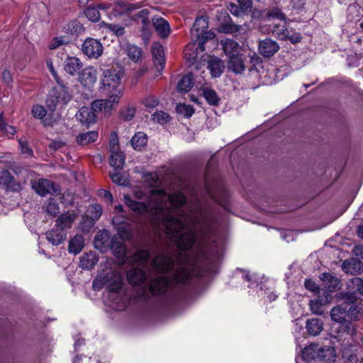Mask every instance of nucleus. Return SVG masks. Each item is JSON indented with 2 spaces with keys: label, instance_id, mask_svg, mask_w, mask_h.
I'll list each match as a JSON object with an SVG mask.
<instances>
[{
  "label": "nucleus",
  "instance_id": "0eeeda50",
  "mask_svg": "<svg viewBox=\"0 0 363 363\" xmlns=\"http://www.w3.org/2000/svg\"><path fill=\"white\" fill-rule=\"evenodd\" d=\"M272 33L274 36L279 40H288L294 44L300 42L301 40V36L299 33H290L289 30L286 27L285 21H283L282 23H275L272 29Z\"/></svg>",
  "mask_w": 363,
  "mask_h": 363
},
{
  "label": "nucleus",
  "instance_id": "680f3d73",
  "mask_svg": "<svg viewBox=\"0 0 363 363\" xmlns=\"http://www.w3.org/2000/svg\"><path fill=\"white\" fill-rule=\"evenodd\" d=\"M267 17L272 18H277L279 20L286 21V16L278 8H274L267 13Z\"/></svg>",
  "mask_w": 363,
  "mask_h": 363
},
{
  "label": "nucleus",
  "instance_id": "2eb2a0df",
  "mask_svg": "<svg viewBox=\"0 0 363 363\" xmlns=\"http://www.w3.org/2000/svg\"><path fill=\"white\" fill-rule=\"evenodd\" d=\"M208 22L206 17H198L191 30L192 38H195V40H199L201 35L208 28Z\"/></svg>",
  "mask_w": 363,
  "mask_h": 363
},
{
  "label": "nucleus",
  "instance_id": "4be33fe9",
  "mask_svg": "<svg viewBox=\"0 0 363 363\" xmlns=\"http://www.w3.org/2000/svg\"><path fill=\"white\" fill-rule=\"evenodd\" d=\"M46 238L53 245H59L65 240L67 234L65 231L55 227V228L47 232Z\"/></svg>",
  "mask_w": 363,
  "mask_h": 363
},
{
  "label": "nucleus",
  "instance_id": "5701e85b",
  "mask_svg": "<svg viewBox=\"0 0 363 363\" xmlns=\"http://www.w3.org/2000/svg\"><path fill=\"white\" fill-rule=\"evenodd\" d=\"M96 71L93 67H86L83 69L80 77V82L85 86H90L96 82Z\"/></svg>",
  "mask_w": 363,
  "mask_h": 363
},
{
  "label": "nucleus",
  "instance_id": "4468645a",
  "mask_svg": "<svg viewBox=\"0 0 363 363\" xmlns=\"http://www.w3.org/2000/svg\"><path fill=\"white\" fill-rule=\"evenodd\" d=\"M78 215L74 212H67L61 214L56 220L55 227L62 230L69 229L72 227V223L77 219Z\"/></svg>",
  "mask_w": 363,
  "mask_h": 363
},
{
  "label": "nucleus",
  "instance_id": "72a5a7b5",
  "mask_svg": "<svg viewBox=\"0 0 363 363\" xmlns=\"http://www.w3.org/2000/svg\"><path fill=\"white\" fill-rule=\"evenodd\" d=\"M320 279L324 283V286L329 291L335 290L340 284V280L330 273H323Z\"/></svg>",
  "mask_w": 363,
  "mask_h": 363
},
{
  "label": "nucleus",
  "instance_id": "338daca9",
  "mask_svg": "<svg viewBox=\"0 0 363 363\" xmlns=\"http://www.w3.org/2000/svg\"><path fill=\"white\" fill-rule=\"evenodd\" d=\"M8 190L12 191H19L21 189V184L19 182H16L14 177H12L11 182L6 185Z\"/></svg>",
  "mask_w": 363,
  "mask_h": 363
},
{
  "label": "nucleus",
  "instance_id": "3c124183",
  "mask_svg": "<svg viewBox=\"0 0 363 363\" xmlns=\"http://www.w3.org/2000/svg\"><path fill=\"white\" fill-rule=\"evenodd\" d=\"M84 15L92 22H97L100 20L101 14L99 9L94 6H89L84 10Z\"/></svg>",
  "mask_w": 363,
  "mask_h": 363
},
{
  "label": "nucleus",
  "instance_id": "a211bd4d",
  "mask_svg": "<svg viewBox=\"0 0 363 363\" xmlns=\"http://www.w3.org/2000/svg\"><path fill=\"white\" fill-rule=\"evenodd\" d=\"M150 12L148 9H144L140 11L133 18V20L141 19L142 22V35L144 38H148L150 35V21L148 19Z\"/></svg>",
  "mask_w": 363,
  "mask_h": 363
},
{
  "label": "nucleus",
  "instance_id": "423d86ee",
  "mask_svg": "<svg viewBox=\"0 0 363 363\" xmlns=\"http://www.w3.org/2000/svg\"><path fill=\"white\" fill-rule=\"evenodd\" d=\"M32 186L35 192L41 196H45L47 194L58 195L61 191L59 185L45 179H38Z\"/></svg>",
  "mask_w": 363,
  "mask_h": 363
},
{
  "label": "nucleus",
  "instance_id": "6ab92c4d",
  "mask_svg": "<svg viewBox=\"0 0 363 363\" xmlns=\"http://www.w3.org/2000/svg\"><path fill=\"white\" fill-rule=\"evenodd\" d=\"M228 68L235 74H241L245 69L242 57L238 54L229 57Z\"/></svg>",
  "mask_w": 363,
  "mask_h": 363
},
{
  "label": "nucleus",
  "instance_id": "aec40b11",
  "mask_svg": "<svg viewBox=\"0 0 363 363\" xmlns=\"http://www.w3.org/2000/svg\"><path fill=\"white\" fill-rule=\"evenodd\" d=\"M208 68L210 70L212 77H219L223 72L225 65L223 62L218 57H211L208 61Z\"/></svg>",
  "mask_w": 363,
  "mask_h": 363
},
{
  "label": "nucleus",
  "instance_id": "13d9d810",
  "mask_svg": "<svg viewBox=\"0 0 363 363\" xmlns=\"http://www.w3.org/2000/svg\"><path fill=\"white\" fill-rule=\"evenodd\" d=\"M310 308L313 314L322 315L324 312L323 305L318 300L310 301Z\"/></svg>",
  "mask_w": 363,
  "mask_h": 363
},
{
  "label": "nucleus",
  "instance_id": "5fc2aeb1",
  "mask_svg": "<svg viewBox=\"0 0 363 363\" xmlns=\"http://www.w3.org/2000/svg\"><path fill=\"white\" fill-rule=\"evenodd\" d=\"M170 117L168 113L164 111H157L151 116V119L155 123L160 124L166 123L169 121Z\"/></svg>",
  "mask_w": 363,
  "mask_h": 363
},
{
  "label": "nucleus",
  "instance_id": "e433bc0d",
  "mask_svg": "<svg viewBox=\"0 0 363 363\" xmlns=\"http://www.w3.org/2000/svg\"><path fill=\"white\" fill-rule=\"evenodd\" d=\"M346 315H347L346 308L341 306L333 307L330 311L331 319L337 323H343L345 321Z\"/></svg>",
  "mask_w": 363,
  "mask_h": 363
},
{
  "label": "nucleus",
  "instance_id": "39448f33",
  "mask_svg": "<svg viewBox=\"0 0 363 363\" xmlns=\"http://www.w3.org/2000/svg\"><path fill=\"white\" fill-rule=\"evenodd\" d=\"M136 9L137 7L135 5L127 1H117L113 4L108 16L111 19H119L126 17L130 18L131 12Z\"/></svg>",
  "mask_w": 363,
  "mask_h": 363
},
{
  "label": "nucleus",
  "instance_id": "9b49d317",
  "mask_svg": "<svg viewBox=\"0 0 363 363\" xmlns=\"http://www.w3.org/2000/svg\"><path fill=\"white\" fill-rule=\"evenodd\" d=\"M171 282L166 277L160 276L150 281L149 289L153 294H164L170 286Z\"/></svg>",
  "mask_w": 363,
  "mask_h": 363
},
{
  "label": "nucleus",
  "instance_id": "a19ab883",
  "mask_svg": "<svg viewBox=\"0 0 363 363\" xmlns=\"http://www.w3.org/2000/svg\"><path fill=\"white\" fill-rule=\"evenodd\" d=\"M43 210L50 216L55 217L60 212V207L53 199H48L43 206Z\"/></svg>",
  "mask_w": 363,
  "mask_h": 363
},
{
  "label": "nucleus",
  "instance_id": "4d7b16f0",
  "mask_svg": "<svg viewBox=\"0 0 363 363\" xmlns=\"http://www.w3.org/2000/svg\"><path fill=\"white\" fill-rule=\"evenodd\" d=\"M215 38V33L212 31H206L204 30V32L201 35L199 42V47L200 49L203 51L204 50V44L208 40H212Z\"/></svg>",
  "mask_w": 363,
  "mask_h": 363
},
{
  "label": "nucleus",
  "instance_id": "09e8293b",
  "mask_svg": "<svg viewBox=\"0 0 363 363\" xmlns=\"http://www.w3.org/2000/svg\"><path fill=\"white\" fill-rule=\"evenodd\" d=\"M59 87L57 88L58 93L57 96H60V100L64 104H67L71 99V96L68 91V87L64 84L63 82L61 81L60 83H57Z\"/></svg>",
  "mask_w": 363,
  "mask_h": 363
},
{
  "label": "nucleus",
  "instance_id": "79ce46f5",
  "mask_svg": "<svg viewBox=\"0 0 363 363\" xmlns=\"http://www.w3.org/2000/svg\"><path fill=\"white\" fill-rule=\"evenodd\" d=\"M89 218L91 219V220H88V228H91L93 227L94 221L98 220L101 217L102 214V208L100 205L94 204L91 206L90 208L89 209Z\"/></svg>",
  "mask_w": 363,
  "mask_h": 363
},
{
  "label": "nucleus",
  "instance_id": "4c0bfd02",
  "mask_svg": "<svg viewBox=\"0 0 363 363\" xmlns=\"http://www.w3.org/2000/svg\"><path fill=\"white\" fill-rule=\"evenodd\" d=\"M98 133L96 131H89L79 134L77 137V142L79 145H86L96 140Z\"/></svg>",
  "mask_w": 363,
  "mask_h": 363
},
{
  "label": "nucleus",
  "instance_id": "473e14b6",
  "mask_svg": "<svg viewBox=\"0 0 363 363\" xmlns=\"http://www.w3.org/2000/svg\"><path fill=\"white\" fill-rule=\"evenodd\" d=\"M98 262V258L93 253L84 254L80 258V266L84 269H92Z\"/></svg>",
  "mask_w": 363,
  "mask_h": 363
},
{
  "label": "nucleus",
  "instance_id": "052dcab7",
  "mask_svg": "<svg viewBox=\"0 0 363 363\" xmlns=\"http://www.w3.org/2000/svg\"><path fill=\"white\" fill-rule=\"evenodd\" d=\"M118 237L121 239H130L132 237V233L130 227L127 225H122L118 227Z\"/></svg>",
  "mask_w": 363,
  "mask_h": 363
},
{
  "label": "nucleus",
  "instance_id": "ddd939ff",
  "mask_svg": "<svg viewBox=\"0 0 363 363\" xmlns=\"http://www.w3.org/2000/svg\"><path fill=\"white\" fill-rule=\"evenodd\" d=\"M342 269L347 274H361L363 272V263L357 258H351L343 262Z\"/></svg>",
  "mask_w": 363,
  "mask_h": 363
},
{
  "label": "nucleus",
  "instance_id": "a18cd8bd",
  "mask_svg": "<svg viewBox=\"0 0 363 363\" xmlns=\"http://www.w3.org/2000/svg\"><path fill=\"white\" fill-rule=\"evenodd\" d=\"M225 21L220 26V30L225 33H233L239 30L237 25L233 23L230 17L227 15Z\"/></svg>",
  "mask_w": 363,
  "mask_h": 363
},
{
  "label": "nucleus",
  "instance_id": "9d476101",
  "mask_svg": "<svg viewBox=\"0 0 363 363\" xmlns=\"http://www.w3.org/2000/svg\"><path fill=\"white\" fill-rule=\"evenodd\" d=\"M280 49L278 43L271 38H265L259 42V53L264 57H271L274 55Z\"/></svg>",
  "mask_w": 363,
  "mask_h": 363
},
{
  "label": "nucleus",
  "instance_id": "f03ea898",
  "mask_svg": "<svg viewBox=\"0 0 363 363\" xmlns=\"http://www.w3.org/2000/svg\"><path fill=\"white\" fill-rule=\"evenodd\" d=\"M104 286L110 291L116 292L121 289L122 278L120 274L111 269L103 271L94 280L92 286L96 291H99Z\"/></svg>",
  "mask_w": 363,
  "mask_h": 363
},
{
  "label": "nucleus",
  "instance_id": "774afa93",
  "mask_svg": "<svg viewBox=\"0 0 363 363\" xmlns=\"http://www.w3.org/2000/svg\"><path fill=\"white\" fill-rule=\"evenodd\" d=\"M143 104L148 108H155L158 105L159 101L156 97L150 96L144 99Z\"/></svg>",
  "mask_w": 363,
  "mask_h": 363
},
{
  "label": "nucleus",
  "instance_id": "ea45409f",
  "mask_svg": "<svg viewBox=\"0 0 363 363\" xmlns=\"http://www.w3.org/2000/svg\"><path fill=\"white\" fill-rule=\"evenodd\" d=\"M347 316L352 320H360L363 318V306L359 304L351 306L347 311Z\"/></svg>",
  "mask_w": 363,
  "mask_h": 363
},
{
  "label": "nucleus",
  "instance_id": "dca6fc26",
  "mask_svg": "<svg viewBox=\"0 0 363 363\" xmlns=\"http://www.w3.org/2000/svg\"><path fill=\"white\" fill-rule=\"evenodd\" d=\"M82 63L75 57H68L64 62V69L70 75H75L79 72L82 68Z\"/></svg>",
  "mask_w": 363,
  "mask_h": 363
},
{
  "label": "nucleus",
  "instance_id": "bf43d9fd",
  "mask_svg": "<svg viewBox=\"0 0 363 363\" xmlns=\"http://www.w3.org/2000/svg\"><path fill=\"white\" fill-rule=\"evenodd\" d=\"M0 130L8 135H13L16 133L15 128L6 123L3 118V113H0Z\"/></svg>",
  "mask_w": 363,
  "mask_h": 363
},
{
  "label": "nucleus",
  "instance_id": "c9c22d12",
  "mask_svg": "<svg viewBox=\"0 0 363 363\" xmlns=\"http://www.w3.org/2000/svg\"><path fill=\"white\" fill-rule=\"evenodd\" d=\"M147 142V138L146 134L143 132L136 133L132 138L130 143L132 147L135 150H141L142 147L146 145Z\"/></svg>",
  "mask_w": 363,
  "mask_h": 363
},
{
  "label": "nucleus",
  "instance_id": "f257e3e1",
  "mask_svg": "<svg viewBox=\"0 0 363 363\" xmlns=\"http://www.w3.org/2000/svg\"><path fill=\"white\" fill-rule=\"evenodd\" d=\"M124 201L135 213H149L164 234L183 251L192 247L196 233L204 229L211 218L202 211L186 212L184 207L186 198L182 192L167 194L162 190L153 191L147 203L135 201L129 195H124Z\"/></svg>",
  "mask_w": 363,
  "mask_h": 363
},
{
  "label": "nucleus",
  "instance_id": "20e7f679",
  "mask_svg": "<svg viewBox=\"0 0 363 363\" xmlns=\"http://www.w3.org/2000/svg\"><path fill=\"white\" fill-rule=\"evenodd\" d=\"M108 98L106 99L95 100L92 102V108L96 111H104L105 113H110L112 109L118 104L123 96V91L115 90V92H110L105 94Z\"/></svg>",
  "mask_w": 363,
  "mask_h": 363
},
{
  "label": "nucleus",
  "instance_id": "603ef678",
  "mask_svg": "<svg viewBox=\"0 0 363 363\" xmlns=\"http://www.w3.org/2000/svg\"><path fill=\"white\" fill-rule=\"evenodd\" d=\"M340 330L346 335L353 337L356 335V325L351 321H344L340 326Z\"/></svg>",
  "mask_w": 363,
  "mask_h": 363
},
{
  "label": "nucleus",
  "instance_id": "c85d7f7f",
  "mask_svg": "<svg viewBox=\"0 0 363 363\" xmlns=\"http://www.w3.org/2000/svg\"><path fill=\"white\" fill-rule=\"evenodd\" d=\"M194 79L193 74H189L183 76L177 84V90L179 92L186 93L193 87Z\"/></svg>",
  "mask_w": 363,
  "mask_h": 363
},
{
  "label": "nucleus",
  "instance_id": "6e6552de",
  "mask_svg": "<svg viewBox=\"0 0 363 363\" xmlns=\"http://www.w3.org/2000/svg\"><path fill=\"white\" fill-rule=\"evenodd\" d=\"M82 50L90 58H98L103 53L101 43L94 38L86 39L82 44Z\"/></svg>",
  "mask_w": 363,
  "mask_h": 363
},
{
  "label": "nucleus",
  "instance_id": "de8ad7c7",
  "mask_svg": "<svg viewBox=\"0 0 363 363\" xmlns=\"http://www.w3.org/2000/svg\"><path fill=\"white\" fill-rule=\"evenodd\" d=\"M101 24L104 28L108 29L110 32H112L113 34H114L117 37L123 36L125 34V28L123 26L121 25L108 23L105 22H102Z\"/></svg>",
  "mask_w": 363,
  "mask_h": 363
},
{
  "label": "nucleus",
  "instance_id": "58836bf2",
  "mask_svg": "<svg viewBox=\"0 0 363 363\" xmlns=\"http://www.w3.org/2000/svg\"><path fill=\"white\" fill-rule=\"evenodd\" d=\"M149 257L150 252L145 249H140L133 254L132 262L139 265H143L147 262Z\"/></svg>",
  "mask_w": 363,
  "mask_h": 363
},
{
  "label": "nucleus",
  "instance_id": "864d4df0",
  "mask_svg": "<svg viewBox=\"0 0 363 363\" xmlns=\"http://www.w3.org/2000/svg\"><path fill=\"white\" fill-rule=\"evenodd\" d=\"M176 111L178 113L185 117H191L194 112V108L191 105L178 104L176 106Z\"/></svg>",
  "mask_w": 363,
  "mask_h": 363
},
{
  "label": "nucleus",
  "instance_id": "2f4dec72",
  "mask_svg": "<svg viewBox=\"0 0 363 363\" xmlns=\"http://www.w3.org/2000/svg\"><path fill=\"white\" fill-rule=\"evenodd\" d=\"M152 55L154 57L155 65H158L162 69L164 66V50L160 43H154L152 48Z\"/></svg>",
  "mask_w": 363,
  "mask_h": 363
},
{
  "label": "nucleus",
  "instance_id": "393cba45",
  "mask_svg": "<svg viewBox=\"0 0 363 363\" xmlns=\"http://www.w3.org/2000/svg\"><path fill=\"white\" fill-rule=\"evenodd\" d=\"M320 350L321 347L318 344H311L302 351V357L307 362L318 359Z\"/></svg>",
  "mask_w": 363,
  "mask_h": 363
},
{
  "label": "nucleus",
  "instance_id": "69168bd1",
  "mask_svg": "<svg viewBox=\"0 0 363 363\" xmlns=\"http://www.w3.org/2000/svg\"><path fill=\"white\" fill-rule=\"evenodd\" d=\"M135 110L133 107H128L121 111V117L125 121H130L135 116Z\"/></svg>",
  "mask_w": 363,
  "mask_h": 363
},
{
  "label": "nucleus",
  "instance_id": "8fccbe9b",
  "mask_svg": "<svg viewBox=\"0 0 363 363\" xmlns=\"http://www.w3.org/2000/svg\"><path fill=\"white\" fill-rule=\"evenodd\" d=\"M347 288L354 289L363 296V279L360 277H354L349 280Z\"/></svg>",
  "mask_w": 363,
  "mask_h": 363
},
{
  "label": "nucleus",
  "instance_id": "37998d69",
  "mask_svg": "<svg viewBox=\"0 0 363 363\" xmlns=\"http://www.w3.org/2000/svg\"><path fill=\"white\" fill-rule=\"evenodd\" d=\"M203 95L209 104L213 106L218 104L220 98L213 89L208 87L203 88Z\"/></svg>",
  "mask_w": 363,
  "mask_h": 363
},
{
  "label": "nucleus",
  "instance_id": "412c9836",
  "mask_svg": "<svg viewBox=\"0 0 363 363\" xmlns=\"http://www.w3.org/2000/svg\"><path fill=\"white\" fill-rule=\"evenodd\" d=\"M152 25L161 38H166L170 33V28L168 22L160 17L152 18Z\"/></svg>",
  "mask_w": 363,
  "mask_h": 363
},
{
  "label": "nucleus",
  "instance_id": "f3484780",
  "mask_svg": "<svg viewBox=\"0 0 363 363\" xmlns=\"http://www.w3.org/2000/svg\"><path fill=\"white\" fill-rule=\"evenodd\" d=\"M127 279L132 285H140L146 280V274L143 269L133 268L128 272Z\"/></svg>",
  "mask_w": 363,
  "mask_h": 363
},
{
  "label": "nucleus",
  "instance_id": "f8f14e48",
  "mask_svg": "<svg viewBox=\"0 0 363 363\" xmlns=\"http://www.w3.org/2000/svg\"><path fill=\"white\" fill-rule=\"evenodd\" d=\"M95 112L96 111L94 110L92 106L91 108L84 106L78 111L76 117L82 124L89 126L96 121Z\"/></svg>",
  "mask_w": 363,
  "mask_h": 363
},
{
  "label": "nucleus",
  "instance_id": "0e129e2a",
  "mask_svg": "<svg viewBox=\"0 0 363 363\" xmlns=\"http://www.w3.org/2000/svg\"><path fill=\"white\" fill-rule=\"evenodd\" d=\"M238 3L244 14L250 11L252 5V0H238Z\"/></svg>",
  "mask_w": 363,
  "mask_h": 363
},
{
  "label": "nucleus",
  "instance_id": "cd10ccee",
  "mask_svg": "<svg viewBox=\"0 0 363 363\" xmlns=\"http://www.w3.org/2000/svg\"><path fill=\"white\" fill-rule=\"evenodd\" d=\"M84 247V240L81 235H76L69 242L68 251L71 254L77 255Z\"/></svg>",
  "mask_w": 363,
  "mask_h": 363
},
{
  "label": "nucleus",
  "instance_id": "a878e982",
  "mask_svg": "<svg viewBox=\"0 0 363 363\" xmlns=\"http://www.w3.org/2000/svg\"><path fill=\"white\" fill-rule=\"evenodd\" d=\"M318 360L323 363H335L336 360V353L335 348L330 346L321 347Z\"/></svg>",
  "mask_w": 363,
  "mask_h": 363
},
{
  "label": "nucleus",
  "instance_id": "e2e57ef3",
  "mask_svg": "<svg viewBox=\"0 0 363 363\" xmlns=\"http://www.w3.org/2000/svg\"><path fill=\"white\" fill-rule=\"evenodd\" d=\"M113 182L119 185H125L126 184V178L118 172H113L109 174Z\"/></svg>",
  "mask_w": 363,
  "mask_h": 363
},
{
  "label": "nucleus",
  "instance_id": "1a4fd4ad",
  "mask_svg": "<svg viewBox=\"0 0 363 363\" xmlns=\"http://www.w3.org/2000/svg\"><path fill=\"white\" fill-rule=\"evenodd\" d=\"M152 268L158 273H166L173 269V259L166 255L156 256L151 262Z\"/></svg>",
  "mask_w": 363,
  "mask_h": 363
},
{
  "label": "nucleus",
  "instance_id": "49530a36",
  "mask_svg": "<svg viewBox=\"0 0 363 363\" xmlns=\"http://www.w3.org/2000/svg\"><path fill=\"white\" fill-rule=\"evenodd\" d=\"M57 88L53 89L46 100V105L50 111H54L57 103L60 101V96H57Z\"/></svg>",
  "mask_w": 363,
  "mask_h": 363
},
{
  "label": "nucleus",
  "instance_id": "f704fd0d",
  "mask_svg": "<svg viewBox=\"0 0 363 363\" xmlns=\"http://www.w3.org/2000/svg\"><path fill=\"white\" fill-rule=\"evenodd\" d=\"M109 164L116 169H122L125 162V157L119 150L111 152Z\"/></svg>",
  "mask_w": 363,
  "mask_h": 363
},
{
  "label": "nucleus",
  "instance_id": "6e6d98bb",
  "mask_svg": "<svg viewBox=\"0 0 363 363\" xmlns=\"http://www.w3.org/2000/svg\"><path fill=\"white\" fill-rule=\"evenodd\" d=\"M31 113L34 118L43 119L47 114V110L41 105H35L33 106Z\"/></svg>",
  "mask_w": 363,
  "mask_h": 363
},
{
  "label": "nucleus",
  "instance_id": "c756f323",
  "mask_svg": "<svg viewBox=\"0 0 363 363\" xmlns=\"http://www.w3.org/2000/svg\"><path fill=\"white\" fill-rule=\"evenodd\" d=\"M123 50L125 52L128 57L134 62H138L142 55V50L133 44L127 43L123 45Z\"/></svg>",
  "mask_w": 363,
  "mask_h": 363
},
{
  "label": "nucleus",
  "instance_id": "c03bdc74",
  "mask_svg": "<svg viewBox=\"0 0 363 363\" xmlns=\"http://www.w3.org/2000/svg\"><path fill=\"white\" fill-rule=\"evenodd\" d=\"M338 299L347 305H354L357 301V294L354 291L340 293Z\"/></svg>",
  "mask_w": 363,
  "mask_h": 363
},
{
  "label": "nucleus",
  "instance_id": "b1692460",
  "mask_svg": "<svg viewBox=\"0 0 363 363\" xmlns=\"http://www.w3.org/2000/svg\"><path fill=\"white\" fill-rule=\"evenodd\" d=\"M110 247L114 255L118 258L123 257L126 252L125 245L118 235L113 236L110 242Z\"/></svg>",
  "mask_w": 363,
  "mask_h": 363
},
{
  "label": "nucleus",
  "instance_id": "7c9ffc66",
  "mask_svg": "<svg viewBox=\"0 0 363 363\" xmlns=\"http://www.w3.org/2000/svg\"><path fill=\"white\" fill-rule=\"evenodd\" d=\"M224 52L230 57L239 52V44L231 39L226 38L220 41Z\"/></svg>",
  "mask_w": 363,
  "mask_h": 363
},
{
  "label": "nucleus",
  "instance_id": "7ed1b4c3",
  "mask_svg": "<svg viewBox=\"0 0 363 363\" xmlns=\"http://www.w3.org/2000/svg\"><path fill=\"white\" fill-rule=\"evenodd\" d=\"M123 72L121 69L111 67L103 72L101 79V91L104 94L115 92V90L123 91L121 85Z\"/></svg>",
  "mask_w": 363,
  "mask_h": 363
},
{
  "label": "nucleus",
  "instance_id": "bb28decb",
  "mask_svg": "<svg viewBox=\"0 0 363 363\" xmlns=\"http://www.w3.org/2000/svg\"><path fill=\"white\" fill-rule=\"evenodd\" d=\"M306 328L309 335L316 336L323 330V323L320 319L311 318L307 320Z\"/></svg>",
  "mask_w": 363,
  "mask_h": 363
}]
</instances>
